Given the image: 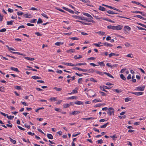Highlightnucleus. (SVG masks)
Masks as SVG:
<instances>
[{
    "mask_svg": "<svg viewBox=\"0 0 146 146\" xmlns=\"http://www.w3.org/2000/svg\"><path fill=\"white\" fill-rule=\"evenodd\" d=\"M82 58V56L80 55H76L74 56V58L75 59H77Z\"/></svg>",
    "mask_w": 146,
    "mask_h": 146,
    "instance_id": "f8f14e48",
    "label": "nucleus"
},
{
    "mask_svg": "<svg viewBox=\"0 0 146 146\" xmlns=\"http://www.w3.org/2000/svg\"><path fill=\"white\" fill-rule=\"evenodd\" d=\"M17 15L19 16L21 15H23L24 14L22 12H17Z\"/></svg>",
    "mask_w": 146,
    "mask_h": 146,
    "instance_id": "603ef678",
    "label": "nucleus"
},
{
    "mask_svg": "<svg viewBox=\"0 0 146 146\" xmlns=\"http://www.w3.org/2000/svg\"><path fill=\"white\" fill-rule=\"evenodd\" d=\"M123 26L121 25H118L117 26H115L114 30L117 31L120 30L123 28Z\"/></svg>",
    "mask_w": 146,
    "mask_h": 146,
    "instance_id": "20e7f679",
    "label": "nucleus"
},
{
    "mask_svg": "<svg viewBox=\"0 0 146 146\" xmlns=\"http://www.w3.org/2000/svg\"><path fill=\"white\" fill-rule=\"evenodd\" d=\"M103 44L104 45L107 46L111 47L113 46V45L112 44L107 42H105L103 43Z\"/></svg>",
    "mask_w": 146,
    "mask_h": 146,
    "instance_id": "9d476101",
    "label": "nucleus"
},
{
    "mask_svg": "<svg viewBox=\"0 0 146 146\" xmlns=\"http://www.w3.org/2000/svg\"><path fill=\"white\" fill-rule=\"evenodd\" d=\"M54 89H55V90H56L57 91H60L61 90H62V88H57L56 87H54Z\"/></svg>",
    "mask_w": 146,
    "mask_h": 146,
    "instance_id": "c03bdc74",
    "label": "nucleus"
},
{
    "mask_svg": "<svg viewBox=\"0 0 146 146\" xmlns=\"http://www.w3.org/2000/svg\"><path fill=\"white\" fill-rule=\"evenodd\" d=\"M101 44V42H98V43H97V44H94V45L96 46H97L100 47V46H101L100 45V44Z\"/></svg>",
    "mask_w": 146,
    "mask_h": 146,
    "instance_id": "09e8293b",
    "label": "nucleus"
},
{
    "mask_svg": "<svg viewBox=\"0 0 146 146\" xmlns=\"http://www.w3.org/2000/svg\"><path fill=\"white\" fill-rule=\"evenodd\" d=\"M145 88V86H139L137 88V90H139L140 91H143L144 90Z\"/></svg>",
    "mask_w": 146,
    "mask_h": 146,
    "instance_id": "0eeeda50",
    "label": "nucleus"
},
{
    "mask_svg": "<svg viewBox=\"0 0 146 146\" xmlns=\"http://www.w3.org/2000/svg\"><path fill=\"white\" fill-rule=\"evenodd\" d=\"M47 136L49 139H53V136L52 135L50 134H48L47 135Z\"/></svg>",
    "mask_w": 146,
    "mask_h": 146,
    "instance_id": "2eb2a0df",
    "label": "nucleus"
},
{
    "mask_svg": "<svg viewBox=\"0 0 146 146\" xmlns=\"http://www.w3.org/2000/svg\"><path fill=\"white\" fill-rule=\"evenodd\" d=\"M32 78L36 80L37 79H41V78L40 77H38L37 76H32Z\"/></svg>",
    "mask_w": 146,
    "mask_h": 146,
    "instance_id": "7c9ffc66",
    "label": "nucleus"
},
{
    "mask_svg": "<svg viewBox=\"0 0 146 146\" xmlns=\"http://www.w3.org/2000/svg\"><path fill=\"white\" fill-rule=\"evenodd\" d=\"M80 112L78 111H74L72 113V114L73 115H75L76 114L79 113Z\"/></svg>",
    "mask_w": 146,
    "mask_h": 146,
    "instance_id": "4c0bfd02",
    "label": "nucleus"
},
{
    "mask_svg": "<svg viewBox=\"0 0 146 146\" xmlns=\"http://www.w3.org/2000/svg\"><path fill=\"white\" fill-rule=\"evenodd\" d=\"M64 44L63 42H58L55 43V45L57 46H60L61 45L63 44Z\"/></svg>",
    "mask_w": 146,
    "mask_h": 146,
    "instance_id": "f3484780",
    "label": "nucleus"
},
{
    "mask_svg": "<svg viewBox=\"0 0 146 146\" xmlns=\"http://www.w3.org/2000/svg\"><path fill=\"white\" fill-rule=\"evenodd\" d=\"M23 17H24L28 18H32L33 17L32 15L29 13L24 14Z\"/></svg>",
    "mask_w": 146,
    "mask_h": 146,
    "instance_id": "7ed1b4c3",
    "label": "nucleus"
},
{
    "mask_svg": "<svg viewBox=\"0 0 146 146\" xmlns=\"http://www.w3.org/2000/svg\"><path fill=\"white\" fill-rule=\"evenodd\" d=\"M94 119V118L93 117H88V118H83L82 119L83 120H88L90 119Z\"/></svg>",
    "mask_w": 146,
    "mask_h": 146,
    "instance_id": "c85d7f7f",
    "label": "nucleus"
},
{
    "mask_svg": "<svg viewBox=\"0 0 146 146\" xmlns=\"http://www.w3.org/2000/svg\"><path fill=\"white\" fill-rule=\"evenodd\" d=\"M110 137L112 138L114 140H115V139L117 138V136L115 135H114L112 136H111Z\"/></svg>",
    "mask_w": 146,
    "mask_h": 146,
    "instance_id": "a19ab883",
    "label": "nucleus"
},
{
    "mask_svg": "<svg viewBox=\"0 0 146 146\" xmlns=\"http://www.w3.org/2000/svg\"><path fill=\"white\" fill-rule=\"evenodd\" d=\"M131 29V28L128 26H125L124 27L123 30L124 31H129Z\"/></svg>",
    "mask_w": 146,
    "mask_h": 146,
    "instance_id": "1a4fd4ad",
    "label": "nucleus"
},
{
    "mask_svg": "<svg viewBox=\"0 0 146 146\" xmlns=\"http://www.w3.org/2000/svg\"><path fill=\"white\" fill-rule=\"evenodd\" d=\"M97 141L98 142V143L101 144L103 143V140L102 139L98 140Z\"/></svg>",
    "mask_w": 146,
    "mask_h": 146,
    "instance_id": "0e129e2a",
    "label": "nucleus"
},
{
    "mask_svg": "<svg viewBox=\"0 0 146 146\" xmlns=\"http://www.w3.org/2000/svg\"><path fill=\"white\" fill-rule=\"evenodd\" d=\"M135 17H137L138 18H140L141 19L143 20H146V19L143 17L142 16L140 15H137L135 16H134Z\"/></svg>",
    "mask_w": 146,
    "mask_h": 146,
    "instance_id": "cd10ccee",
    "label": "nucleus"
},
{
    "mask_svg": "<svg viewBox=\"0 0 146 146\" xmlns=\"http://www.w3.org/2000/svg\"><path fill=\"white\" fill-rule=\"evenodd\" d=\"M77 88H76L72 90V94H74L75 93H77Z\"/></svg>",
    "mask_w": 146,
    "mask_h": 146,
    "instance_id": "79ce46f5",
    "label": "nucleus"
},
{
    "mask_svg": "<svg viewBox=\"0 0 146 146\" xmlns=\"http://www.w3.org/2000/svg\"><path fill=\"white\" fill-rule=\"evenodd\" d=\"M93 102L95 103L97 102H102V100L99 98L96 99L94 100Z\"/></svg>",
    "mask_w": 146,
    "mask_h": 146,
    "instance_id": "ddd939ff",
    "label": "nucleus"
},
{
    "mask_svg": "<svg viewBox=\"0 0 146 146\" xmlns=\"http://www.w3.org/2000/svg\"><path fill=\"white\" fill-rule=\"evenodd\" d=\"M62 64L67 66H75V64H74L71 63L62 62Z\"/></svg>",
    "mask_w": 146,
    "mask_h": 146,
    "instance_id": "39448f33",
    "label": "nucleus"
},
{
    "mask_svg": "<svg viewBox=\"0 0 146 146\" xmlns=\"http://www.w3.org/2000/svg\"><path fill=\"white\" fill-rule=\"evenodd\" d=\"M17 127L19 129H20L21 130H22L23 131H24L25 129H24V128L22 127H21V126H18Z\"/></svg>",
    "mask_w": 146,
    "mask_h": 146,
    "instance_id": "e2e57ef3",
    "label": "nucleus"
},
{
    "mask_svg": "<svg viewBox=\"0 0 146 146\" xmlns=\"http://www.w3.org/2000/svg\"><path fill=\"white\" fill-rule=\"evenodd\" d=\"M93 92L92 90H90L88 91V92L87 93V94H89V96L91 97V96L92 95L91 93Z\"/></svg>",
    "mask_w": 146,
    "mask_h": 146,
    "instance_id": "473e14b6",
    "label": "nucleus"
},
{
    "mask_svg": "<svg viewBox=\"0 0 146 146\" xmlns=\"http://www.w3.org/2000/svg\"><path fill=\"white\" fill-rule=\"evenodd\" d=\"M77 97L76 96H72V97H69L68 99H76Z\"/></svg>",
    "mask_w": 146,
    "mask_h": 146,
    "instance_id": "37998d69",
    "label": "nucleus"
},
{
    "mask_svg": "<svg viewBox=\"0 0 146 146\" xmlns=\"http://www.w3.org/2000/svg\"><path fill=\"white\" fill-rule=\"evenodd\" d=\"M106 65H107L108 67H110L111 68H112L113 67V66L111 65L110 63H107L106 64Z\"/></svg>",
    "mask_w": 146,
    "mask_h": 146,
    "instance_id": "680f3d73",
    "label": "nucleus"
},
{
    "mask_svg": "<svg viewBox=\"0 0 146 146\" xmlns=\"http://www.w3.org/2000/svg\"><path fill=\"white\" fill-rule=\"evenodd\" d=\"M109 123L108 122L105 124H104V125H102L100 127L101 128H104L105 127H106L107 125Z\"/></svg>",
    "mask_w": 146,
    "mask_h": 146,
    "instance_id": "bb28decb",
    "label": "nucleus"
},
{
    "mask_svg": "<svg viewBox=\"0 0 146 146\" xmlns=\"http://www.w3.org/2000/svg\"><path fill=\"white\" fill-rule=\"evenodd\" d=\"M138 24L140 25L141 26H142V27H145V28H146V25H144L143 24H141V23H138Z\"/></svg>",
    "mask_w": 146,
    "mask_h": 146,
    "instance_id": "338daca9",
    "label": "nucleus"
},
{
    "mask_svg": "<svg viewBox=\"0 0 146 146\" xmlns=\"http://www.w3.org/2000/svg\"><path fill=\"white\" fill-rule=\"evenodd\" d=\"M133 13H141V12L138 11H134L133 12Z\"/></svg>",
    "mask_w": 146,
    "mask_h": 146,
    "instance_id": "69168bd1",
    "label": "nucleus"
},
{
    "mask_svg": "<svg viewBox=\"0 0 146 146\" xmlns=\"http://www.w3.org/2000/svg\"><path fill=\"white\" fill-rule=\"evenodd\" d=\"M131 93L135 94L136 96H139L142 95L143 94V92H131Z\"/></svg>",
    "mask_w": 146,
    "mask_h": 146,
    "instance_id": "423d86ee",
    "label": "nucleus"
},
{
    "mask_svg": "<svg viewBox=\"0 0 146 146\" xmlns=\"http://www.w3.org/2000/svg\"><path fill=\"white\" fill-rule=\"evenodd\" d=\"M42 23V21L41 19L40 18H39L38 20V21H37V23L39 24V23Z\"/></svg>",
    "mask_w": 146,
    "mask_h": 146,
    "instance_id": "ea45409f",
    "label": "nucleus"
},
{
    "mask_svg": "<svg viewBox=\"0 0 146 146\" xmlns=\"http://www.w3.org/2000/svg\"><path fill=\"white\" fill-rule=\"evenodd\" d=\"M41 15L43 17H44L46 18L47 19H48V17L45 14H44V13H42L41 14Z\"/></svg>",
    "mask_w": 146,
    "mask_h": 146,
    "instance_id": "3c124183",
    "label": "nucleus"
},
{
    "mask_svg": "<svg viewBox=\"0 0 146 146\" xmlns=\"http://www.w3.org/2000/svg\"><path fill=\"white\" fill-rule=\"evenodd\" d=\"M86 64L85 63H79L76 64H75V66H77L78 65L79 66H81V65H86Z\"/></svg>",
    "mask_w": 146,
    "mask_h": 146,
    "instance_id": "5701e85b",
    "label": "nucleus"
},
{
    "mask_svg": "<svg viewBox=\"0 0 146 146\" xmlns=\"http://www.w3.org/2000/svg\"><path fill=\"white\" fill-rule=\"evenodd\" d=\"M81 1L86 3H89L90 1L88 0H82Z\"/></svg>",
    "mask_w": 146,
    "mask_h": 146,
    "instance_id": "5fc2aeb1",
    "label": "nucleus"
},
{
    "mask_svg": "<svg viewBox=\"0 0 146 146\" xmlns=\"http://www.w3.org/2000/svg\"><path fill=\"white\" fill-rule=\"evenodd\" d=\"M113 90L114 92H115L117 93H119L121 92V90L120 89H113Z\"/></svg>",
    "mask_w": 146,
    "mask_h": 146,
    "instance_id": "c9c22d12",
    "label": "nucleus"
},
{
    "mask_svg": "<svg viewBox=\"0 0 146 146\" xmlns=\"http://www.w3.org/2000/svg\"><path fill=\"white\" fill-rule=\"evenodd\" d=\"M75 103L76 104L79 105H82L83 104V102H82L81 101H77L76 102H75Z\"/></svg>",
    "mask_w": 146,
    "mask_h": 146,
    "instance_id": "dca6fc26",
    "label": "nucleus"
},
{
    "mask_svg": "<svg viewBox=\"0 0 146 146\" xmlns=\"http://www.w3.org/2000/svg\"><path fill=\"white\" fill-rule=\"evenodd\" d=\"M119 55V54H115L113 53H111L110 54H109V58L111 57L112 56H118Z\"/></svg>",
    "mask_w": 146,
    "mask_h": 146,
    "instance_id": "6e6552de",
    "label": "nucleus"
},
{
    "mask_svg": "<svg viewBox=\"0 0 146 146\" xmlns=\"http://www.w3.org/2000/svg\"><path fill=\"white\" fill-rule=\"evenodd\" d=\"M24 58L25 59L33 61L35 60V59L34 58H29L27 57L24 56Z\"/></svg>",
    "mask_w": 146,
    "mask_h": 146,
    "instance_id": "4468645a",
    "label": "nucleus"
},
{
    "mask_svg": "<svg viewBox=\"0 0 146 146\" xmlns=\"http://www.w3.org/2000/svg\"><path fill=\"white\" fill-rule=\"evenodd\" d=\"M6 31V29L5 28H3L0 30V32L3 33L5 32Z\"/></svg>",
    "mask_w": 146,
    "mask_h": 146,
    "instance_id": "864d4df0",
    "label": "nucleus"
},
{
    "mask_svg": "<svg viewBox=\"0 0 146 146\" xmlns=\"http://www.w3.org/2000/svg\"><path fill=\"white\" fill-rule=\"evenodd\" d=\"M13 21H7V25H12L13 24Z\"/></svg>",
    "mask_w": 146,
    "mask_h": 146,
    "instance_id": "c756f323",
    "label": "nucleus"
},
{
    "mask_svg": "<svg viewBox=\"0 0 146 146\" xmlns=\"http://www.w3.org/2000/svg\"><path fill=\"white\" fill-rule=\"evenodd\" d=\"M70 106L69 104H67L63 105V108H66L69 107Z\"/></svg>",
    "mask_w": 146,
    "mask_h": 146,
    "instance_id": "58836bf2",
    "label": "nucleus"
},
{
    "mask_svg": "<svg viewBox=\"0 0 146 146\" xmlns=\"http://www.w3.org/2000/svg\"><path fill=\"white\" fill-rule=\"evenodd\" d=\"M83 14L84 15H85L87 17H91L92 19L93 18L92 17L91 15L88 13H83Z\"/></svg>",
    "mask_w": 146,
    "mask_h": 146,
    "instance_id": "393cba45",
    "label": "nucleus"
},
{
    "mask_svg": "<svg viewBox=\"0 0 146 146\" xmlns=\"http://www.w3.org/2000/svg\"><path fill=\"white\" fill-rule=\"evenodd\" d=\"M130 98H125V102H128L129 101V100Z\"/></svg>",
    "mask_w": 146,
    "mask_h": 146,
    "instance_id": "774afa93",
    "label": "nucleus"
},
{
    "mask_svg": "<svg viewBox=\"0 0 146 146\" xmlns=\"http://www.w3.org/2000/svg\"><path fill=\"white\" fill-rule=\"evenodd\" d=\"M107 28L109 29H112L113 30H114L115 26L109 25L107 26Z\"/></svg>",
    "mask_w": 146,
    "mask_h": 146,
    "instance_id": "b1692460",
    "label": "nucleus"
},
{
    "mask_svg": "<svg viewBox=\"0 0 146 146\" xmlns=\"http://www.w3.org/2000/svg\"><path fill=\"white\" fill-rule=\"evenodd\" d=\"M36 19H33L30 21V22L31 23H34L36 22Z\"/></svg>",
    "mask_w": 146,
    "mask_h": 146,
    "instance_id": "13d9d810",
    "label": "nucleus"
},
{
    "mask_svg": "<svg viewBox=\"0 0 146 146\" xmlns=\"http://www.w3.org/2000/svg\"><path fill=\"white\" fill-rule=\"evenodd\" d=\"M7 117L9 119H12L14 117V116L10 115L8 116L7 114H6Z\"/></svg>",
    "mask_w": 146,
    "mask_h": 146,
    "instance_id": "aec40b11",
    "label": "nucleus"
},
{
    "mask_svg": "<svg viewBox=\"0 0 146 146\" xmlns=\"http://www.w3.org/2000/svg\"><path fill=\"white\" fill-rule=\"evenodd\" d=\"M9 138L10 139L11 142L13 144H15L16 143V141L15 140H14L11 138L10 137H9Z\"/></svg>",
    "mask_w": 146,
    "mask_h": 146,
    "instance_id": "a211bd4d",
    "label": "nucleus"
},
{
    "mask_svg": "<svg viewBox=\"0 0 146 146\" xmlns=\"http://www.w3.org/2000/svg\"><path fill=\"white\" fill-rule=\"evenodd\" d=\"M100 88H101V89L102 90H103L104 91H105V92H107V91L105 89V88H104V86H103V87H102L101 86L100 87Z\"/></svg>",
    "mask_w": 146,
    "mask_h": 146,
    "instance_id": "bf43d9fd",
    "label": "nucleus"
},
{
    "mask_svg": "<svg viewBox=\"0 0 146 146\" xmlns=\"http://www.w3.org/2000/svg\"><path fill=\"white\" fill-rule=\"evenodd\" d=\"M94 72H95L96 73L100 75H102V72L98 71H95Z\"/></svg>",
    "mask_w": 146,
    "mask_h": 146,
    "instance_id": "4d7b16f0",
    "label": "nucleus"
},
{
    "mask_svg": "<svg viewBox=\"0 0 146 146\" xmlns=\"http://www.w3.org/2000/svg\"><path fill=\"white\" fill-rule=\"evenodd\" d=\"M56 98H55V97H51L50 98L49 100L51 102L52 101H54L56 100Z\"/></svg>",
    "mask_w": 146,
    "mask_h": 146,
    "instance_id": "72a5a7b5",
    "label": "nucleus"
},
{
    "mask_svg": "<svg viewBox=\"0 0 146 146\" xmlns=\"http://www.w3.org/2000/svg\"><path fill=\"white\" fill-rule=\"evenodd\" d=\"M68 53H71V52H75V50L73 49H71L68 50L66 51Z\"/></svg>",
    "mask_w": 146,
    "mask_h": 146,
    "instance_id": "a878e982",
    "label": "nucleus"
},
{
    "mask_svg": "<svg viewBox=\"0 0 146 146\" xmlns=\"http://www.w3.org/2000/svg\"><path fill=\"white\" fill-rule=\"evenodd\" d=\"M99 9L102 11H106V9L101 6H100Z\"/></svg>",
    "mask_w": 146,
    "mask_h": 146,
    "instance_id": "6ab92c4d",
    "label": "nucleus"
},
{
    "mask_svg": "<svg viewBox=\"0 0 146 146\" xmlns=\"http://www.w3.org/2000/svg\"><path fill=\"white\" fill-rule=\"evenodd\" d=\"M97 33L99 35H105V33L104 32L99 31L96 33Z\"/></svg>",
    "mask_w": 146,
    "mask_h": 146,
    "instance_id": "2f4dec72",
    "label": "nucleus"
},
{
    "mask_svg": "<svg viewBox=\"0 0 146 146\" xmlns=\"http://www.w3.org/2000/svg\"><path fill=\"white\" fill-rule=\"evenodd\" d=\"M15 88L16 89L19 90L21 89V87L20 86H16L15 87Z\"/></svg>",
    "mask_w": 146,
    "mask_h": 146,
    "instance_id": "052dcab7",
    "label": "nucleus"
},
{
    "mask_svg": "<svg viewBox=\"0 0 146 146\" xmlns=\"http://www.w3.org/2000/svg\"><path fill=\"white\" fill-rule=\"evenodd\" d=\"M107 13L110 14H117V13H114V12L112 11L111 10H109L107 11Z\"/></svg>",
    "mask_w": 146,
    "mask_h": 146,
    "instance_id": "4be33fe9",
    "label": "nucleus"
},
{
    "mask_svg": "<svg viewBox=\"0 0 146 146\" xmlns=\"http://www.w3.org/2000/svg\"><path fill=\"white\" fill-rule=\"evenodd\" d=\"M104 74H106L110 77L112 78H114L113 76L112 75L109 73H108L106 72H104Z\"/></svg>",
    "mask_w": 146,
    "mask_h": 146,
    "instance_id": "412c9836",
    "label": "nucleus"
},
{
    "mask_svg": "<svg viewBox=\"0 0 146 146\" xmlns=\"http://www.w3.org/2000/svg\"><path fill=\"white\" fill-rule=\"evenodd\" d=\"M79 70L81 71L82 72H87V69H83L79 68Z\"/></svg>",
    "mask_w": 146,
    "mask_h": 146,
    "instance_id": "a18cd8bd",
    "label": "nucleus"
},
{
    "mask_svg": "<svg viewBox=\"0 0 146 146\" xmlns=\"http://www.w3.org/2000/svg\"><path fill=\"white\" fill-rule=\"evenodd\" d=\"M88 22H92V23H96L93 20H92L91 19H88Z\"/></svg>",
    "mask_w": 146,
    "mask_h": 146,
    "instance_id": "6e6d98bb",
    "label": "nucleus"
},
{
    "mask_svg": "<svg viewBox=\"0 0 146 146\" xmlns=\"http://www.w3.org/2000/svg\"><path fill=\"white\" fill-rule=\"evenodd\" d=\"M120 77L123 80H125L126 79L125 77L123 74H121L120 75Z\"/></svg>",
    "mask_w": 146,
    "mask_h": 146,
    "instance_id": "e433bc0d",
    "label": "nucleus"
},
{
    "mask_svg": "<svg viewBox=\"0 0 146 146\" xmlns=\"http://www.w3.org/2000/svg\"><path fill=\"white\" fill-rule=\"evenodd\" d=\"M87 72H88L89 73H92L94 72V71L93 69H91L89 70H87Z\"/></svg>",
    "mask_w": 146,
    "mask_h": 146,
    "instance_id": "f704fd0d",
    "label": "nucleus"
},
{
    "mask_svg": "<svg viewBox=\"0 0 146 146\" xmlns=\"http://www.w3.org/2000/svg\"><path fill=\"white\" fill-rule=\"evenodd\" d=\"M75 18L77 19H78L81 20H84L85 21H88V19L87 18H84L83 17H81L78 16H75Z\"/></svg>",
    "mask_w": 146,
    "mask_h": 146,
    "instance_id": "f03ea898",
    "label": "nucleus"
},
{
    "mask_svg": "<svg viewBox=\"0 0 146 146\" xmlns=\"http://www.w3.org/2000/svg\"><path fill=\"white\" fill-rule=\"evenodd\" d=\"M98 64L101 66H105V64L103 62H98Z\"/></svg>",
    "mask_w": 146,
    "mask_h": 146,
    "instance_id": "49530a36",
    "label": "nucleus"
},
{
    "mask_svg": "<svg viewBox=\"0 0 146 146\" xmlns=\"http://www.w3.org/2000/svg\"><path fill=\"white\" fill-rule=\"evenodd\" d=\"M126 56L128 57H130L131 58H133V55L132 54H129L126 55Z\"/></svg>",
    "mask_w": 146,
    "mask_h": 146,
    "instance_id": "de8ad7c7",
    "label": "nucleus"
},
{
    "mask_svg": "<svg viewBox=\"0 0 146 146\" xmlns=\"http://www.w3.org/2000/svg\"><path fill=\"white\" fill-rule=\"evenodd\" d=\"M11 70H13V71H16L17 72H19V70L17 68H15L14 67H11Z\"/></svg>",
    "mask_w": 146,
    "mask_h": 146,
    "instance_id": "9b49d317",
    "label": "nucleus"
},
{
    "mask_svg": "<svg viewBox=\"0 0 146 146\" xmlns=\"http://www.w3.org/2000/svg\"><path fill=\"white\" fill-rule=\"evenodd\" d=\"M107 113L110 115H111L112 114L114 115V110L112 108H110L108 109Z\"/></svg>",
    "mask_w": 146,
    "mask_h": 146,
    "instance_id": "f257e3e1",
    "label": "nucleus"
},
{
    "mask_svg": "<svg viewBox=\"0 0 146 146\" xmlns=\"http://www.w3.org/2000/svg\"><path fill=\"white\" fill-rule=\"evenodd\" d=\"M125 45L127 47L131 46V45L128 42L125 43Z\"/></svg>",
    "mask_w": 146,
    "mask_h": 146,
    "instance_id": "8fccbe9b",
    "label": "nucleus"
}]
</instances>
